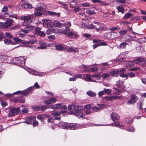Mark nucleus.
<instances>
[{"label": "nucleus", "instance_id": "1", "mask_svg": "<svg viewBox=\"0 0 146 146\" xmlns=\"http://www.w3.org/2000/svg\"><path fill=\"white\" fill-rule=\"evenodd\" d=\"M81 109L78 105H70L68 107V109L71 113H74L79 118H84L85 115L81 111Z\"/></svg>", "mask_w": 146, "mask_h": 146}, {"label": "nucleus", "instance_id": "2", "mask_svg": "<svg viewBox=\"0 0 146 146\" xmlns=\"http://www.w3.org/2000/svg\"><path fill=\"white\" fill-rule=\"evenodd\" d=\"M36 42L37 44H38L40 45V46L38 47V49H45L47 47V45L43 41H37L35 38H33L31 39L29 42H28V47H31L29 44H33L34 43Z\"/></svg>", "mask_w": 146, "mask_h": 146}, {"label": "nucleus", "instance_id": "3", "mask_svg": "<svg viewBox=\"0 0 146 146\" xmlns=\"http://www.w3.org/2000/svg\"><path fill=\"white\" fill-rule=\"evenodd\" d=\"M23 23H22V25L25 26V29H22L21 31L19 32L17 35H19V37H23V36L26 35L27 33V19H23Z\"/></svg>", "mask_w": 146, "mask_h": 146}, {"label": "nucleus", "instance_id": "4", "mask_svg": "<svg viewBox=\"0 0 146 146\" xmlns=\"http://www.w3.org/2000/svg\"><path fill=\"white\" fill-rule=\"evenodd\" d=\"M26 59V58H25L24 57H21L17 60L16 63L19 66H21L22 68L27 70V67L25 66Z\"/></svg>", "mask_w": 146, "mask_h": 146}, {"label": "nucleus", "instance_id": "5", "mask_svg": "<svg viewBox=\"0 0 146 146\" xmlns=\"http://www.w3.org/2000/svg\"><path fill=\"white\" fill-rule=\"evenodd\" d=\"M5 23H0V26L1 27H4L5 28H9L12 25L13 21L11 19H7Z\"/></svg>", "mask_w": 146, "mask_h": 146}, {"label": "nucleus", "instance_id": "6", "mask_svg": "<svg viewBox=\"0 0 146 146\" xmlns=\"http://www.w3.org/2000/svg\"><path fill=\"white\" fill-rule=\"evenodd\" d=\"M70 29L69 27L66 26H63L62 27H59L57 30L56 32H58L60 33L66 34L70 31Z\"/></svg>", "mask_w": 146, "mask_h": 146}, {"label": "nucleus", "instance_id": "7", "mask_svg": "<svg viewBox=\"0 0 146 146\" xmlns=\"http://www.w3.org/2000/svg\"><path fill=\"white\" fill-rule=\"evenodd\" d=\"M20 111L19 109L15 108H12L10 109L8 114L9 117H12L15 114H17L19 113Z\"/></svg>", "mask_w": 146, "mask_h": 146}, {"label": "nucleus", "instance_id": "8", "mask_svg": "<svg viewBox=\"0 0 146 146\" xmlns=\"http://www.w3.org/2000/svg\"><path fill=\"white\" fill-rule=\"evenodd\" d=\"M36 117L34 116H31L28 118V124H31L32 121H33V127L37 126L38 124V123L37 121H35L36 120Z\"/></svg>", "mask_w": 146, "mask_h": 146}, {"label": "nucleus", "instance_id": "9", "mask_svg": "<svg viewBox=\"0 0 146 146\" xmlns=\"http://www.w3.org/2000/svg\"><path fill=\"white\" fill-rule=\"evenodd\" d=\"M68 36L70 38H74L77 37L78 35L77 34V33L72 31H70V30L67 33Z\"/></svg>", "mask_w": 146, "mask_h": 146}, {"label": "nucleus", "instance_id": "10", "mask_svg": "<svg viewBox=\"0 0 146 146\" xmlns=\"http://www.w3.org/2000/svg\"><path fill=\"white\" fill-rule=\"evenodd\" d=\"M13 95L19 94L21 97H23L27 95V90L21 91L19 90L15 92H14L12 94Z\"/></svg>", "mask_w": 146, "mask_h": 146}, {"label": "nucleus", "instance_id": "11", "mask_svg": "<svg viewBox=\"0 0 146 146\" xmlns=\"http://www.w3.org/2000/svg\"><path fill=\"white\" fill-rule=\"evenodd\" d=\"M7 17L16 18L17 17V15L13 14H10L8 13H5L3 15H1V16L0 15V18H5V17Z\"/></svg>", "mask_w": 146, "mask_h": 146}, {"label": "nucleus", "instance_id": "12", "mask_svg": "<svg viewBox=\"0 0 146 146\" xmlns=\"http://www.w3.org/2000/svg\"><path fill=\"white\" fill-rule=\"evenodd\" d=\"M111 117L114 121L118 120L120 118L119 115L115 113H112L111 115Z\"/></svg>", "mask_w": 146, "mask_h": 146}, {"label": "nucleus", "instance_id": "13", "mask_svg": "<svg viewBox=\"0 0 146 146\" xmlns=\"http://www.w3.org/2000/svg\"><path fill=\"white\" fill-rule=\"evenodd\" d=\"M55 47L56 49L58 51L64 50L66 48V46L62 44L56 45Z\"/></svg>", "mask_w": 146, "mask_h": 146}, {"label": "nucleus", "instance_id": "14", "mask_svg": "<svg viewBox=\"0 0 146 146\" xmlns=\"http://www.w3.org/2000/svg\"><path fill=\"white\" fill-rule=\"evenodd\" d=\"M68 123L64 122H60L59 123V127L61 128L68 129Z\"/></svg>", "mask_w": 146, "mask_h": 146}, {"label": "nucleus", "instance_id": "15", "mask_svg": "<svg viewBox=\"0 0 146 146\" xmlns=\"http://www.w3.org/2000/svg\"><path fill=\"white\" fill-rule=\"evenodd\" d=\"M40 30V28H36L35 31V33L41 36H44L45 35V34L43 32L41 31Z\"/></svg>", "mask_w": 146, "mask_h": 146}, {"label": "nucleus", "instance_id": "16", "mask_svg": "<svg viewBox=\"0 0 146 146\" xmlns=\"http://www.w3.org/2000/svg\"><path fill=\"white\" fill-rule=\"evenodd\" d=\"M46 6L45 4H43V5L41 7L35 8V10L37 12H44L46 8Z\"/></svg>", "mask_w": 146, "mask_h": 146}, {"label": "nucleus", "instance_id": "17", "mask_svg": "<svg viewBox=\"0 0 146 146\" xmlns=\"http://www.w3.org/2000/svg\"><path fill=\"white\" fill-rule=\"evenodd\" d=\"M46 14L52 16H56L57 17H60V13H56L54 12L51 11H47Z\"/></svg>", "mask_w": 146, "mask_h": 146}, {"label": "nucleus", "instance_id": "18", "mask_svg": "<svg viewBox=\"0 0 146 146\" xmlns=\"http://www.w3.org/2000/svg\"><path fill=\"white\" fill-rule=\"evenodd\" d=\"M78 125L74 123H68V129L74 130L76 129L77 128Z\"/></svg>", "mask_w": 146, "mask_h": 146}, {"label": "nucleus", "instance_id": "19", "mask_svg": "<svg viewBox=\"0 0 146 146\" xmlns=\"http://www.w3.org/2000/svg\"><path fill=\"white\" fill-rule=\"evenodd\" d=\"M56 29L52 27H50L46 31V33L47 35L56 32Z\"/></svg>", "mask_w": 146, "mask_h": 146}, {"label": "nucleus", "instance_id": "20", "mask_svg": "<svg viewBox=\"0 0 146 146\" xmlns=\"http://www.w3.org/2000/svg\"><path fill=\"white\" fill-rule=\"evenodd\" d=\"M120 97L117 96H107L106 98V100L109 101H111L113 100L119 98Z\"/></svg>", "mask_w": 146, "mask_h": 146}, {"label": "nucleus", "instance_id": "21", "mask_svg": "<svg viewBox=\"0 0 146 146\" xmlns=\"http://www.w3.org/2000/svg\"><path fill=\"white\" fill-rule=\"evenodd\" d=\"M110 73L108 72L103 73L102 75L103 79H108L110 76Z\"/></svg>", "mask_w": 146, "mask_h": 146}, {"label": "nucleus", "instance_id": "22", "mask_svg": "<svg viewBox=\"0 0 146 146\" xmlns=\"http://www.w3.org/2000/svg\"><path fill=\"white\" fill-rule=\"evenodd\" d=\"M138 59H139L138 61H139V63L141 62L142 63H146V60L145 58V57H137Z\"/></svg>", "mask_w": 146, "mask_h": 146}, {"label": "nucleus", "instance_id": "23", "mask_svg": "<svg viewBox=\"0 0 146 146\" xmlns=\"http://www.w3.org/2000/svg\"><path fill=\"white\" fill-rule=\"evenodd\" d=\"M28 72L30 74L31 73L32 74L35 75H38V73L35 70L31 69L30 68H28Z\"/></svg>", "mask_w": 146, "mask_h": 146}, {"label": "nucleus", "instance_id": "24", "mask_svg": "<svg viewBox=\"0 0 146 146\" xmlns=\"http://www.w3.org/2000/svg\"><path fill=\"white\" fill-rule=\"evenodd\" d=\"M87 94L89 96L94 97L96 96V94L92 91H88L87 92Z\"/></svg>", "mask_w": 146, "mask_h": 146}, {"label": "nucleus", "instance_id": "25", "mask_svg": "<svg viewBox=\"0 0 146 146\" xmlns=\"http://www.w3.org/2000/svg\"><path fill=\"white\" fill-rule=\"evenodd\" d=\"M119 74V70H113L112 71L110 74L112 76H117Z\"/></svg>", "mask_w": 146, "mask_h": 146}, {"label": "nucleus", "instance_id": "26", "mask_svg": "<svg viewBox=\"0 0 146 146\" xmlns=\"http://www.w3.org/2000/svg\"><path fill=\"white\" fill-rule=\"evenodd\" d=\"M77 2L75 0H72L70 3V7L71 8H74L77 4Z\"/></svg>", "mask_w": 146, "mask_h": 146}, {"label": "nucleus", "instance_id": "27", "mask_svg": "<svg viewBox=\"0 0 146 146\" xmlns=\"http://www.w3.org/2000/svg\"><path fill=\"white\" fill-rule=\"evenodd\" d=\"M124 83V81L121 80H119L116 82L117 86L119 88H120L121 86Z\"/></svg>", "mask_w": 146, "mask_h": 146}, {"label": "nucleus", "instance_id": "28", "mask_svg": "<svg viewBox=\"0 0 146 146\" xmlns=\"http://www.w3.org/2000/svg\"><path fill=\"white\" fill-rule=\"evenodd\" d=\"M126 63L127 64V66L128 67L133 66L134 65L133 60L132 61H126Z\"/></svg>", "mask_w": 146, "mask_h": 146}, {"label": "nucleus", "instance_id": "29", "mask_svg": "<svg viewBox=\"0 0 146 146\" xmlns=\"http://www.w3.org/2000/svg\"><path fill=\"white\" fill-rule=\"evenodd\" d=\"M62 104H55L54 106L52 107V108L54 109H59L61 108H62Z\"/></svg>", "mask_w": 146, "mask_h": 146}, {"label": "nucleus", "instance_id": "30", "mask_svg": "<svg viewBox=\"0 0 146 146\" xmlns=\"http://www.w3.org/2000/svg\"><path fill=\"white\" fill-rule=\"evenodd\" d=\"M125 58H122L119 59H115L114 60L115 62H119L120 64H124V63L125 62Z\"/></svg>", "mask_w": 146, "mask_h": 146}, {"label": "nucleus", "instance_id": "31", "mask_svg": "<svg viewBox=\"0 0 146 146\" xmlns=\"http://www.w3.org/2000/svg\"><path fill=\"white\" fill-rule=\"evenodd\" d=\"M5 43L6 44H10L12 45H14L15 44V43L12 42V41L10 40L5 39L4 40Z\"/></svg>", "mask_w": 146, "mask_h": 146}, {"label": "nucleus", "instance_id": "32", "mask_svg": "<svg viewBox=\"0 0 146 146\" xmlns=\"http://www.w3.org/2000/svg\"><path fill=\"white\" fill-rule=\"evenodd\" d=\"M86 13L89 15H91L93 14H95L96 13L94 11H91L90 10H88L86 11Z\"/></svg>", "mask_w": 146, "mask_h": 146}, {"label": "nucleus", "instance_id": "33", "mask_svg": "<svg viewBox=\"0 0 146 146\" xmlns=\"http://www.w3.org/2000/svg\"><path fill=\"white\" fill-rule=\"evenodd\" d=\"M128 43L125 42H122L121 43L120 45V48L121 49H123L125 48L127 45Z\"/></svg>", "mask_w": 146, "mask_h": 146}, {"label": "nucleus", "instance_id": "34", "mask_svg": "<svg viewBox=\"0 0 146 146\" xmlns=\"http://www.w3.org/2000/svg\"><path fill=\"white\" fill-rule=\"evenodd\" d=\"M117 9L119 12L122 13L124 12V9L123 7L119 6L118 7H117Z\"/></svg>", "mask_w": 146, "mask_h": 146}, {"label": "nucleus", "instance_id": "35", "mask_svg": "<svg viewBox=\"0 0 146 146\" xmlns=\"http://www.w3.org/2000/svg\"><path fill=\"white\" fill-rule=\"evenodd\" d=\"M92 1L94 2V3H102V5L105 4L106 2H103L102 1L100 0H92Z\"/></svg>", "mask_w": 146, "mask_h": 146}, {"label": "nucleus", "instance_id": "36", "mask_svg": "<svg viewBox=\"0 0 146 146\" xmlns=\"http://www.w3.org/2000/svg\"><path fill=\"white\" fill-rule=\"evenodd\" d=\"M52 116L53 115L54 116H59L60 115V113L59 111H55L52 113Z\"/></svg>", "mask_w": 146, "mask_h": 146}, {"label": "nucleus", "instance_id": "37", "mask_svg": "<svg viewBox=\"0 0 146 146\" xmlns=\"http://www.w3.org/2000/svg\"><path fill=\"white\" fill-rule=\"evenodd\" d=\"M86 21L87 22L88 21V20L87 19H83L82 20V23L83 24V25H82V27L83 28L86 27L87 26V24H86Z\"/></svg>", "mask_w": 146, "mask_h": 146}, {"label": "nucleus", "instance_id": "38", "mask_svg": "<svg viewBox=\"0 0 146 146\" xmlns=\"http://www.w3.org/2000/svg\"><path fill=\"white\" fill-rule=\"evenodd\" d=\"M8 11V8L7 6H5L2 9L1 11L3 12H6Z\"/></svg>", "mask_w": 146, "mask_h": 146}, {"label": "nucleus", "instance_id": "39", "mask_svg": "<svg viewBox=\"0 0 146 146\" xmlns=\"http://www.w3.org/2000/svg\"><path fill=\"white\" fill-rule=\"evenodd\" d=\"M13 40L14 41L18 43H19V42H22V40H21L17 37L14 38H13Z\"/></svg>", "mask_w": 146, "mask_h": 146}, {"label": "nucleus", "instance_id": "40", "mask_svg": "<svg viewBox=\"0 0 146 146\" xmlns=\"http://www.w3.org/2000/svg\"><path fill=\"white\" fill-rule=\"evenodd\" d=\"M127 30L126 29H124L122 30L121 31H120L119 32L120 35L121 36H123L125 34H126L127 32Z\"/></svg>", "mask_w": 146, "mask_h": 146}, {"label": "nucleus", "instance_id": "41", "mask_svg": "<svg viewBox=\"0 0 146 146\" xmlns=\"http://www.w3.org/2000/svg\"><path fill=\"white\" fill-rule=\"evenodd\" d=\"M34 88L33 86H31L28 88V93H32L33 92Z\"/></svg>", "mask_w": 146, "mask_h": 146}, {"label": "nucleus", "instance_id": "42", "mask_svg": "<svg viewBox=\"0 0 146 146\" xmlns=\"http://www.w3.org/2000/svg\"><path fill=\"white\" fill-rule=\"evenodd\" d=\"M104 90L105 94H110L111 93V90L109 89L104 88Z\"/></svg>", "mask_w": 146, "mask_h": 146}, {"label": "nucleus", "instance_id": "43", "mask_svg": "<svg viewBox=\"0 0 146 146\" xmlns=\"http://www.w3.org/2000/svg\"><path fill=\"white\" fill-rule=\"evenodd\" d=\"M67 51L69 52L72 51L73 52H76L77 51V50H75L72 47L68 48Z\"/></svg>", "mask_w": 146, "mask_h": 146}, {"label": "nucleus", "instance_id": "44", "mask_svg": "<svg viewBox=\"0 0 146 146\" xmlns=\"http://www.w3.org/2000/svg\"><path fill=\"white\" fill-rule=\"evenodd\" d=\"M35 28L34 27L32 26H29L28 25V32L29 31H32L33 30H34Z\"/></svg>", "mask_w": 146, "mask_h": 146}, {"label": "nucleus", "instance_id": "45", "mask_svg": "<svg viewBox=\"0 0 146 146\" xmlns=\"http://www.w3.org/2000/svg\"><path fill=\"white\" fill-rule=\"evenodd\" d=\"M131 99L133 100L135 102V101L138 100L137 97L135 95H133L131 96Z\"/></svg>", "mask_w": 146, "mask_h": 146}, {"label": "nucleus", "instance_id": "46", "mask_svg": "<svg viewBox=\"0 0 146 146\" xmlns=\"http://www.w3.org/2000/svg\"><path fill=\"white\" fill-rule=\"evenodd\" d=\"M80 10H81L80 8L78 7H76L73 10V11L75 13H77L79 12Z\"/></svg>", "mask_w": 146, "mask_h": 146}, {"label": "nucleus", "instance_id": "47", "mask_svg": "<svg viewBox=\"0 0 146 146\" xmlns=\"http://www.w3.org/2000/svg\"><path fill=\"white\" fill-rule=\"evenodd\" d=\"M97 70V68L95 67H93V68H90L89 70H87V71L88 72H95Z\"/></svg>", "mask_w": 146, "mask_h": 146}, {"label": "nucleus", "instance_id": "48", "mask_svg": "<svg viewBox=\"0 0 146 146\" xmlns=\"http://www.w3.org/2000/svg\"><path fill=\"white\" fill-rule=\"evenodd\" d=\"M84 7H89L91 6L90 3H84L82 4Z\"/></svg>", "mask_w": 146, "mask_h": 146}, {"label": "nucleus", "instance_id": "49", "mask_svg": "<svg viewBox=\"0 0 146 146\" xmlns=\"http://www.w3.org/2000/svg\"><path fill=\"white\" fill-rule=\"evenodd\" d=\"M139 59H138L137 57L134 58L133 60V62L134 64H137L139 63Z\"/></svg>", "mask_w": 146, "mask_h": 146}, {"label": "nucleus", "instance_id": "50", "mask_svg": "<svg viewBox=\"0 0 146 146\" xmlns=\"http://www.w3.org/2000/svg\"><path fill=\"white\" fill-rule=\"evenodd\" d=\"M116 1L118 3L124 4L126 3V0H116Z\"/></svg>", "mask_w": 146, "mask_h": 146}, {"label": "nucleus", "instance_id": "51", "mask_svg": "<svg viewBox=\"0 0 146 146\" xmlns=\"http://www.w3.org/2000/svg\"><path fill=\"white\" fill-rule=\"evenodd\" d=\"M105 94V92L104 90L100 92L98 94V95L99 97H101L102 96Z\"/></svg>", "mask_w": 146, "mask_h": 146}, {"label": "nucleus", "instance_id": "52", "mask_svg": "<svg viewBox=\"0 0 146 146\" xmlns=\"http://www.w3.org/2000/svg\"><path fill=\"white\" fill-rule=\"evenodd\" d=\"M1 104L3 107H5L7 104V102L5 101H3L1 102Z\"/></svg>", "mask_w": 146, "mask_h": 146}, {"label": "nucleus", "instance_id": "53", "mask_svg": "<svg viewBox=\"0 0 146 146\" xmlns=\"http://www.w3.org/2000/svg\"><path fill=\"white\" fill-rule=\"evenodd\" d=\"M132 15V14L130 13H127L125 14V17L128 18Z\"/></svg>", "mask_w": 146, "mask_h": 146}, {"label": "nucleus", "instance_id": "54", "mask_svg": "<svg viewBox=\"0 0 146 146\" xmlns=\"http://www.w3.org/2000/svg\"><path fill=\"white\" fill-rule=\"evenodd\" d=\"M5 35L9 38H11L13 37L11 34L9 33H5Z\"/></svg>", "mask_w": 146, "mask_h": 146}, {"label": "nucleus", "instance_id": "55", "mask_svg": "<svg viewBox=\"0 0 146 146\" xmlns=\"http://www.w3.org/2000/svg\"><path fill=\"white\" fill-rule=\"evenodd\" d=\"M40 106L34 107V109L36 111H40Z\"/></svg>", "mask_w": 146, "mask_h": 146}, {"label": "nucleus", "instance_id": "56", "mask_svg": "<svg viewBox=\"0 0 146 146\" xmlns=\"http://www.w3.org/2000/svg\"><path fill=\"white\" fill-rule=\"evenodd\" d=\"M42 115L41 114L38 115L37 117V118L38 119L42 120H43L44 119V117H43V115Z\"/></svg>", "mask_w": 146, "mask_h": 146}, {"label": "nucleus", "instance_id": "57", "mask_svg": "<svg viewBox=\"0 0 146 146\" xmlns=\"http://www.w3.org/2000/svg\"><path fill=\"white\" fill-rule=\"evenodd\" d=\"M88 27L90 29H95L96 28V27L94 25L92 24L89 25V26H88Z\"/></svg>", "mask_w": 146, "mask_h": 146}, {"label": "nucleus", "instance_id": "58", "mask_svg": "<svg viewBox=\"0 0 146 146\" xmlns=\"http://www.w3.org/2000/svg\"><path fill=\"white\" fill-rule=\"evenodd\" d=\"M92 110L93 111H97L100 110L99 108L98 107H97L96 106L93 107L92 108Z\"/></svg>", "mask_w": 146, "mask_h": 146}, {"label": "nucleus", "instance_id": "59", "mask_svg": "<svg viewBox=\"0 0 146 146\" xmlns=\"http://www.w3.org/2000/svg\"><path fill=\"white\" fill-rule=\"evenodd\" d=\"M100 65L102 66H110V64H109L108 62H105L104 63H102L100 64Z\"/></svg>", "mask_w": 146, "mask_h": 146}, {"label": "nucleus", "instance_id": "60", "mask_svg": "<svg viewBox=\"0 0 146 146\" xmlns=\"http://www.w3.org/2000/svg\"><path fill=\"white\" fill-rule=\"evenodd\" d=\"M40 111H43L46 109V107L45 106H40Z\"/></svg>", "mask_w": 146, "mask_h": 146}, {"label": "nucleus", "instance_id": "61", "mask_svg": "<svg viewBox=\"0 0 146 146\" xmlns=\"http://www.w3.org/2000/svg\"><path fill=\"white\" fill-rule=\"evenodd\" d=\"M53 24V25L56 27L59 26L60 24V23L57 21H55L54 22Z\"/></svg>", "mask_w": 146, "mask_h": 146}, {"label": "nucleus", "instance_id": "62", "mask_svg": "<svg viewBox=\"0 0 146 146\" xmlns=\"http://www.w3.org/2000/svg\"><path fill=\"white\" fill-rule=\"evenodd\" d=\"M119 76L120 77H121L123 78H126V79L127 78V76L126 74H124L122 73H121L119 75Z\"/></svg>", "mask_w": 146, "mask_h": 146}, {"label": "nucleus", "instance_id": "63", "mask_svg": "<svg viewBox=\"0 0 146 146\" xmlns=\"http://www.w3.org/2000/svg\"><path fill=\"white\" fill-rule=\"evenodd\" d=\"M21 7L24 8H27V3L22 4L21 5Z\"/></svg>", "mask_w": 146, "mask_h": 146}, {"label": "nucleus", "instance_id": "64", "mask_svg": "<svg viewBox=\"0 0 146 146\" xmlns=\"http://www.w3.org/2000/svg\"><path fill=\"white\" fill-rule=\"evenodd\" d=\"M48 38L50 40H52L53 39L54 40L55 38L54 36L53 35L49 36L48 37Z\"/></svg>", "mask_w": 146, "mask_h": 146}]
</instances>
